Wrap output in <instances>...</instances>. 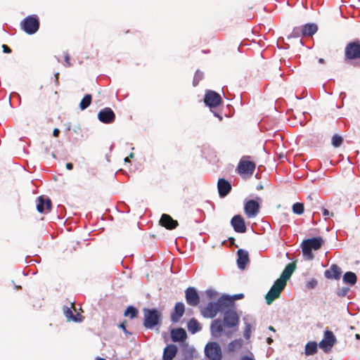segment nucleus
I'll return each instance as SVG.
<instances>
[{
	"label": "nucleus",
	"mask_w": 360,
	"mask_h": 360,
	"mask_svg": "<svg viewBox=\"0 0 360 360\" xmlns=\"http://www.w3.org/2000/svg\"><path fill=\"white\" fill-rule=\"evenodd\" d=\"M295 269L296 264L295 262L289 263L285 266L281 277L274 282L265 296L266 302L268 304H271L276 299H278L281 296V292L286 285L287 281L290 279Z\"/></svg>",
	"instance_id": "1"
},
{
	"label": "nucleus",
	"mask_w": 360,
	"mask_h": 360,
	"mask_svg": "<svg viewBox=\"0 0 360 360\" xmlns=\"http://www.w3.org/2000/svg\"><path fill=\"white\" fill-rule=\"evenodd\" d=\"M232 299L228 295L221 296L215 302H209L201 311L205 318H214L218 312L229 307L232 304Z\"/></svg>",
	"instance_id": "2"
},
{
	"label": "nucleus",
	"mask_w": 360,
	"mask_h": 360,
	"mask_svg": "<svg viewBox=\"0 0 360 360\" xmlns=\"http://www.w3.org/2000/svg\"><path fill=\"white\" fill-rule=\"evenodd\" d=\"M345 61L360 68V40L355 39L347 44L345 48Z\"/></svg>",
	"instance_id": "3"
},
{
	"label": "nucleus",
	"mask_w": 360,
	"mask_h": 360,
	"mask_svg": "<svg viewBox=\"0 0 360 360\" xmlns=\"http://www.w3.org/2000/svg\"><path fill=\"white\" fill-rule=\"evenodd\" d=\"M323 240L320 237L304 240L302 243V250L304 258L307 260H312L314 259L312 250H317L320 249Z\"/></svg>",
	"instance_id": "4"
},
{
	"label": "nucleus",
	"mask_w": 360,
	"mask_h": 360,
	"mask_svg": "<svg viewBox=\"0 0 360 360\" xmlns=\"http://www.w3.org/2000/svg\"><path fill=\"white\" fill-rule=\"evenodd\" d=\"M39 18L34 14L27 15L20 22L21 30L29 35L35 34L39 30Z\"/></svg>",
	"instance_id": "5"
},
{
	"label": "nucleus",
	"mask_w": 360,
	"mask_h": 360,
	"mask_svg": "<svg viewBox=\"0 0 360 360\" xmlns=\"http://www.w3.org/2000/svg\"><path fill=\"white\" fill-rule=\"evenodd\" d=\"M336 343L337 338L333 332L327 329L323 333V338L322 340L319 342V347L325 353H329Z\"/></svg>",
	"instance_id": "6"
},
{
	"label": "nucleus",
	"mask_w": 360,
	"mask_h": 360,
	"mask_svg": "<svg viewBox=\"0 0 360 360\" xmlns=\"http://www.w3.org/2000/svg\"><path fill=\"white\" fill-rule=\"evenodd\" d=\"M261 198L257 197L255 199L245 200L244 212L248 218H255L260 210Z\"/></svg>",
	"instance_id": "7"
},
{
	"label": "nucleus",
	"mask_w": 360,
	"mask_h": 360,
	"mask_svg": "<svg viewBox=\"0 0 360 360\" xmlns=\"http://www.w3.org/2000/svg\"><path fill=\"white\" fill-rule=\"evenodd\" d=\"M144 322L143 325L146 328H153L160 322V314L155 309H144Z\"/></svg>",
	"instance_id": "8"
},
{
	"label": "nucleus",
	"mask_w": 360,
	"mask_h": 360,
	"mask_svg": "<svg viewBox=\"0 0 360 360\" xmlns=\"http://www.w3.org/2000/svg\"><path fill=\"white\" fill-rule=\"evenodd\" d=\"M219 94L212 90H207L204 96V103L210 108H215L222 103Z\"/></svg>",
	"instance_id": "9"
},
{
	"label": "nucleus",
	"mask_w": 360,
	"mask_h": 360,
	"mask_svg": "<svg viewBox=\"0 0 360 360\" xmlns=\"http://www.w3.org/2000/svg\"><path fill=\"white\" fill-rule=\"evenodd\" d=\"M205 353L210 360H221V349L219 345L215 342H208L205 347Z\"/></svg>",
	"instance_id": "10"
},
{
	"label": "nucleus",
	"mask_w": 360,
	"mask_h": 360,
	"mask_svg": "<svg viewBox=\"0 0 360 360\" xmlns=\"http://www.w3.org/2000/svg\"><path fill=\"white\" fill-rule=\"evenodd\" d=\"M115 113L109 107L101 109L97 115L98 120L103 124H112L115 120Z\"/></svg>",
	"instance_id": "11"
},
{
	"label": "nucleus",
	"mask_w": 360,
	"mask_h": 360,
	"mask_svg": "<svg viewBox=\"0 0 360 360\" xmlns=\"http://www.w3.org/2000/svg\"><path fill=\"white\" fill-rule=\"evenodd\" d=\"M256 164L253 161L240 160L236 170L240 175L247 174L251 176L255 169Z\"/></svg>",
	"instance_id": "12"
},
{
	"label": "nucleus",
	"mask_w": 360,
	"mask_h": 360,
	"mask_svg": "<svg viewBox=\"0 0 360 360\" xmlns=\"http://www.w3.org/2000/svg\"><path fill=\"white\" fill-rule=\"evenodd\" d=\"M37 210L43 214L49 212L52 208L51 200L45 195H40L37 198Z\"/></svg>",
	"instance_id": "13"
},
{
	"label": "nucleus",
	"mask_w": 360,
	"mask_h": 360,
	"mask_svg": "<svg viewBox=\"0 0 360 360\" xmlns=\"http://www.w3.org/2000/svg\"><path fill=\"white\" fill-rule=\"evenodd\" d=\"M185 297L188 304L196 307L200 303V296L193 287H189L185 290Z\"/></svg>",
	"instance_id": "14"
},
{
	"label": "nucleus",
	"mask_w": 360,
	"mask_h": 360,
	"mask_svg": "<svg viewBox=\"0 0 360 360\" xmlns=\"http://www.w3.org/2000/svg\"><path fill=\"white\" fill-rule=\"evenodd\" d=\"M224 323L228 328L237 327L239 323V317L237 313L233 310L225 311L224 315Z\"/></svg>",
	"instance_id": "15"
},
{
	"label": "nucleus",
	"mask_w": 360,
	"mask_h": 360,
	"mask_svg": "<svg viewBox=\"0 0 360 360\" xmlns=\"http://www.w3.org/2000/svg\"><path fill=\"white\" fill-rule=\"evenodd\" d=\"M217 189L220 198H225L232 189L231 183L224 178H219L217 182Z\"/></svg>",
	"instance_id": "16"
},
{
	"label": "nucleus",
	"mask_w": 360,
	"mask_h": 360,
	"mask_svg": "<svg viewBox=\"0 0 360 360\" xmlns=\"http://www.w3.org/2000/svg\"><path fill=\"white\" fill-rule=\"evenodd\" d=\"M225 325L221 320L217 319L214 320L210 326L211 334L214 338H219L221 335Z\"/></svg>",
	"instance_id": "17"
},
{
	"label": "nucleus",
	"mask_w": 360,
	"mask_h": 360,
	"mask_svg": "<svg viewBox=\"0 0 360 360\" xmlns=\"http://www.w3.org/2000/svg\"><path fill=\"white\" fill-rule=\"evenodd\" d=\"M341 269L337 264H332L330 268L325 271L324 276L328 279L338 280L341 276Z\"/></svg>",
	"instance_id": "18"
},
{
	"label": "nucleus",
	"mask_w": 360,
	"mask_h": 360,
	"mask_svg": "<svg viewBox=\"0 0 360 360\" xmlns=\"http://www.w3.org/2000/svg\"><path fill=\"white\" fill-rule=\"evenodd\" d=\"M238 259L237 264L239 269H244L249 262V255L245 250L240 249L237 252Z\"/></svg>",
	"instance_id": "19"
},
{
	"label": "nucleus",
	"mask_w": 360,
	"mask_h": 360,
	"mask_svg": "<svg viewBox=\"0 0 360 360\" xmlns=\"http://www.w3.org/2000/svg\"><path fill=\"white\" fill-rule=\"evenodd\" d=\"M185 311V307L184 303L177 302L174 309V311L171 314V319L173 322H177L180 318L184 315Z\"/></svg>",
	"instance_id": "20"
},
{
	"label": "nucleus",
	"mask_w": 360,
	"mask_h": 360,
	"mask_svg": "<svg viewBox=\"0 0 360 360\" xmlns=\"http://www.w3.org/2000/svg\"><path fill=\"white\" fill-rule=\"evenodd\" d=\"M302 37L312 36L318 31V25L314 22H308L301 26Z\"/></svg>",
	"instance_id": "21"
},
{
	"label": "nucleus",
	"mask_w": 360,
	"mask_h": 360,
	"mask_svg": "<svg viewBox=\"0 0 360 360\" xmlns=\"http://www.w3.org/2000/svg\"><path fill=\"white\" fill-rule=\"evenodd\" d=\"M178 349L175 345H169L165 349L163 353V360H172L176 355Z\"/></svg>",
	"instance_id": "22"
},
{
	"label": "nucleus",
	"mask_w": 360,
	"mask_h": 360,
	"mask_svg": "<svg viewBox=\"0 0 360 360\" xmlns=\"http://www.w3.org/2000/svg\"><path fill=\"white\" fill-rule=\"evenodd\" d=\"M187 335L185 330L181 328L174 329L171 332V338L174 342L184 341Z\"/></svg>",
	"instance_id": "23"
},
{
	"label": "nucleus",
	"mask_w": 360,
	"mask_h": 360,
	"mask_svg": "<svg viewBox=\"0 0 360 360\" xmlns=\"http://www.w3.org/2000/svg\"><path fill=\"white\" fill-rule=\"evenodd\" d=\"M317 344L314 341L308 342L304 347V354L307 356L314 355L317 352Z\"/></svg>",
	"instance_id": "24"
},
{
	"label": "nucleus",
	"mask_w": 360,
	"mask_h": 360,
	"mask_svg": "<svg viewBox=\"0 0 360 360\" xmlns=\"http://www.w3.org/2000/svg\"><path fill=\"white\" fill-rule=\"evenodd\" d=\"M158 225H179V223L176 220L173 219L170 215L162 214Z\"/></svg>",
	"instance_id": "25"
},
{
	"label": "nucleus",
	"mask_w": 360,
	"mask_h": 360,
	"mask_svg": "<svg viewBox=\"0 0 360 360\" xmlns=\"http://www.w3.org/2000/svg\"><path fill=\"white\" fill-rule=\"evenodd\" d=\"M342 280L344 283L353 285L356 283L357 276L354 272L347 271L344 274Z\"/></svg>",
	"instance_id": "26"
},
{
	"label": "nucleus",
	"mask_w": 360,
	"mask_h": 360,
	"mask_svg": "<svg viewBox=\"0 0 360 360\" xmlns=\"http://www.w3.org/2000/svg\"><path fill=\"white\" fill-rule=\"evenodd\" d=\"M188 329L191 333H195L201 329V326L195 319H191L188 323Z\"/></svg>",
	"instance_id": "27"
},
{
	"label": "nucleus",
	"mask_w": 360,
	"mask_h": 360,
	"mask_svg": "<svg viewBox=\"0 0 360 360\" xmlns=\"http://www.w3.org/2000/svg\"><path fill=\"white\" fill-rule=\"evenodd\" d=\"M92 96L89 94H86L79 103V108L82 110L86 109L91 103Z\"/></svg>",
	"instance_id": "28"
},
{
	"label": "nucleus",
	"mask_w": 360,
	"mask_h": 360,
	"mask_svg": "<svg viewBox=\"0 0 360 360\" xmlns=\"http://www.w3.org/2000/svg\"><path fill=\"white\" fill-rule=\"evenodd\" d=\"M292 211L294 214L300 215L303 214L304 211V205L302 202H297L292 206Z\"/></svg>",
	"instance_id": "29"
},
{
	"label": "nucleus",
	"mask_w": 360,
	"mask_h": 360,
	"mask_svg": "<svg viewBox=\"0 0 360 360\" xmlns=\"http://www.w3.org/2000/svg\"><path fill=\"white\" fill-rule=\"evenodd\" d=\"M230 225H246L245 219L241 214L234 215L230 221Z\"/></svg>",
	"instance_id": "30"
},
{
	"label": "nucleus",
	"mask_w": 360,
	"mask_h": 360,
	"mask_svg": "<svg viewBox=\"0 0 360 360\" xmlns=\"http://www.w3.org/2000/svg\"><path fill=\"white\" fill-rule=\"evenodd\" d=\"M138 310L133 306H129L124 313V316H129L131 319H134L138 315Z\"/></svg>",
	"instance_id": "31"
},
{
	"label": "nucleus",
	"mask_w": 360,
	"mask_h": 360,
	"mask_svg": "<svg viewBox=\"0 0 360 360\" xmlns=\"http://www.w3.org/2000/svg\"><path fill=\"white\" fill-rule=\"evenodd\" d=\"M204 78V72L200 71V70H197L194 75L193 80V86H197L202 79Z\"/></svg>",
	"instance_id": "32"
},
{
	"label": "nucleus",
	"mask_w": 360,
	"mask_h": 360,
	"mask_svg": "<svg viewBox=\"0 0 360 360\" xmlns=\"http://www.w3.org/2000/svg\"><path fill=\"white\" fill-rule=\"evenodd\" d=\"M343 142V138L338 134H334L332 136L331 143L333 147L338 148L340 147Z\"/></svg>",
	"instance_id": "33"
},
{
	"label": "nucleus",
	"mask_w": 360,
	"mask_h": 360,
	"mask_svg": "<svg viewBox=\"0 0 360 360\" xmlns=\"http://www.w3.org/2000/svg\"><path fill=\"white\" fill-rule=\"evenodd\" d=\"M301 27H295L293 28L290 34L288 37V39L290 38H299L300 36H302V32Z\"/></svg>",
	"instance_id": "34"
},
{
	"label": "nucleus",
	"mask_w": 360,
	"mask_h": 360,
	"mask_svg": "<svg viewBox=\"0 0 360 360\" xmlns=\"http://www.w3.org/2000/svg\"><path fill=\"white\" fill-rule=\"evenodd\" d=\"M63 312L68 321H70L73 317V314L72 312L71 308L68 307H65L63 309Z\"/></svg>",
	"instance_id": "35"
},
{
	"label": "nucleus",
	"mask_w": 360,
	"mask_h": 360,
	"mask_svg": "<svg viewBox=\"0 0 360 360\" xmlns=\"http://www.w3.org/2000/svg\"><path fill=\"white\" fill-rule=\"evenodd\" d=\"M323 216L325 217L324 219L326 221L330 217H333V212H330L328 210L321 207Z\"/></svg>",
	"instance_id": "36"
},
{
	"label": "nucleus",
	"mask_w": 360,
	"mask_h": 360,
	"mask_svg": "<svg viewBox=\"0 0 360 360\" xmlns=\"http://www.w3.org/2000/svg\"><path fill=\"white\" fill-rule=\"evenodd\" d=\"M318 282L315 278H312L307 283V287L309 289H313L316 287Z\"/></svg>",
	"instance_id": "37"
},
{
	"label": "nucleus",
	"mask_w": 360,
	"mask_h": 360,
	"mask_svg": "<svg viewBox=\"0 0 360 360\" xmlns=\"http://www.w3.org/2000/svg\"><path fill=\"white\" fill-rule=\"evenodd\" d=\"M206 295L207 296L210 298V299H214L217 297V293L216 291L212 290V289H209V290H206Z\"/></svg>",
	"instance_id": "38"
},
{
	"label": "nucleus",
	"mask_w": 360,
	"mask_h": 360,
	"mask_svg": "<svg viewBox=\"0 0 360 360\" xmlns=\"http://www.w3.org/2000/svg\"><path fill=\"white\" fill-rule=\"evenodd\" d=\"M250 331H251V326H250V324L246 325L245 329V331H244V337L246 339H248L250 338Z\"/></svg>",
	"instance_id": "39"
},
{
	"label": "nucleus",
	"mask_w": 360,
	"mask_h": 360,
	"mask_svg": "<svg viewBox=\"0 0 360 360\" xmlns=\"http://www.w3.org/2000/svg\"><path fill=\"white\" fill-rule=\"evenodd\" d=\"M247 226H233L235 231L238 233H245L246 231Z\"/></svg>",
	"instance_id": "40"
},
{
	"label": "nucleus",
	"mask_w": 360,
	"mask_h": 360,
	"mask_svg": "<svg viewBox=\"0 0 360 360\" xmlns=\"http://www.w3.org/2000/svg\"><path fill=\"white\" fill-rule=\"evenodd\" d=\"M41 144L44 146L43 149H44V153L46 155L49 154V150H50L51 145L50 144H46L45 142H42Z\"/></svg>",
	"instance_id": "41"
},
{
	"label": "nucleus",
	"mask_w": 360,
	"mask_h": 360,
	"mask_svg": "<svg viewBox=\"0 0 360 360\" xmlns=\"http://www.w3.org/2000/svg\"><path fill=\"white\" fill-rule=\"evenodd\" d=\"M1 47H2V49H3V52L4 53H11L12 52L11 49L8 46H7L6 44H3L1 46Z\"/></svg>",
	"instance_id": "42"
},
{
	"label": "nucleus",
	"mask_w": 360,
	"mask_h": 360,
	"mask_svg": "<svg viewBox=\"0 0 360 360\" xmlns=\"http://www.w3.org/2000/svg\"><path fill=\"white\" fill-rule=\"evenodd\" d=\"M71 320H72L75 322L82 321V316L79 314H77L76 315H73V317L72 318Z\"/></svg>",
	"instance_id": "43"
},
{
	"label": "nucleus",
	"mask_w": 360,
	"mask_h": 360,
	"mask_svg": "<svg viewBox=\"0 0 360 360\" xmlns=\"http://www.w3.org/2000/svg\"><path fill=\"white\" fill-rule=\"evenodd\" d=\"M307 199L311 201L315 200L316 202H318L317 195L315 193H311V194L307 196Z\"/></svg>",
	"instance_id": "44"
},
{
	"label": "nucleus",
	"mask_w": 360,
	"mask_h": 360,
	"mask_svg": "<svg viewBox=\"0 0 360 360\" xmlns=\"http://www.w3.org/2000/svg\"><path fill=\"white\" fill-rule=\"evenodd\" d=\"M126 324H127L126 321H124L122 323L120 324V328H122L124 333H127V329H126Z\"/></svg>",
	"instance_id": "45"
},
{
	"label": "nucleus",
	"mask_w": 360,
	"mask_h": 360,
	"mask_svg": "<svg viewBox=\"0 0 360 360\" xmlns=\"http://www.w3.org/2000/svg\"><path fill=\"white\" fill-rule=\"evenodd\" d=\"M244 297V295L243 293L236 294L233 296V299L234 300H240Z\"/></svg>",
	"instance_id": "46"
},
{
	"label": "nucleus",
	"mask_w": 360,
	"mask_h": 360,
	"mask_svg": "<svg viewBox=\"0 0 360 360\" xmlns=\"http://www.w3.org/2000/svg\"><path fill=\"white\" fill-rule=\"evenodd\" d=\"M60 129H58V128H55L53 130V136L54 137H58L60 134Z\"/></svg>",
	"instance_id": "47"
},
{
	"label": "nucleus",
	"mask_w": 360,
	"mask_h": 360,
	"mask_svg": "<svg viewBox=\"0 0 360 360\" xmlns=\"http://www.w3.org/2000/svg\"><path fill=\"white\" fill-rule=\"evenodd\" d=\"M82 131V129L80 127L79 125L78 126H76L73 128V131L75 133V134H79Z\"/></svg>",
	"instance_id": "48"
},
{
	"label": "nucleus",
	"mask_w": 360,
	"mask_h": 360,
	"mask_svg": "<svg viewBox=\"0 0 360 360\" xmlns=\"http://www.w3.org/2000/svg\"><path fill=\"white\" fill-rule=\"evenodd\" d=\"M65 167L68 170H72L74 167V165L72 162H68L65 165Z\"/></svg>",
	"instance_id": "49"
},
{
	"label": "nucleus",
	"mask_w": 360,
	"mask_h": 360,
	"mask_svg": "<svg viewBox=\"0 0 360 360\" xmlns=\"http://www.w3.org/2000/svg\"><path fill=\"white\" fill-rule=\"evenodd\" d=\"M134 153H131L129 155L124 158L125 162H130V160L134 158Z\"/></svg>",
	"instance_id": "50"
},
{
	"label": "nucleus",
	"mask_w": 360,
	"mask_h": 360,
	"mask_svg": "<svg viewBox=\"0 0 360 360\" xmlns=\"http://www.w3.org/2000/svg\"><path fill=\"white\" fill-rule=\"evenodd\" d=\"M55 82L56 85L59 84L58 78H59V72H56L54 74Z\"/></svg>",
	"instance_id": "51"
},
{
	"label": "nucleus",
	"mask_w": 360,
	"mask_h": 360,
	"mask_svg": "<svg viewBox=\"0 0 360 360\" xmlns=\"http://www.w3.org/2000/svg\"><path fill=\"white\" fill-rule=\"evenodd\" d=\"M65 63L68 65H70V56L68 54H67L65 56Z\"/></svg>",
	"instance_id": "52"
},
{
	"label": "nucleus",
	"mask_w": 360,
	"mask_h": 360,
	"mask_svg": "<svg viewBox=\"0 0 360 360\" xmlns=\"http://www.w3.org/2000/svg\"><path fill=\"white\" fill-rule=\"evenodd\" d=\"M65 126H66L65 131H70L71 129V123L70 122H68V123L65 124Z\"/></svg>",
	"instance_id": "53"
},
{
	"label": "nucleus",
	"mask_w": 360,
	"mask_h": 360,
	"mask_svg": "<svg viewBox=\"0 0 360 360\" xmlns=\"http://www.w3.org/2000/svg\"><path fill=\"white\" fill-rule=\"evenodd\" d=\"M340 96V98L341 99H342V100H343V99L346 97V93H345V92H341V93L340 94V96Z\"/></svg>",
	"instance_id": "54"
},
{
	"label": "nucleus",
	"mask_w": 360,
	"mask_h": 360,
	"mask_svg": "<svg viewBox=\"0 0 360 360\" xmlns=\"http://www.w3.org/2000/svg\"><path fill=\"white\" fill-rule=\"evenodd\" d=\"M241 360H254V359L248 356H245L242 357Z\"/></svg>",
	"instance_id": "55"
},
{
	"label": "nucleus",
	"mask_w": 360,
	"mask_h": 360,
	"mask_svg": "<svg viewBox=\"0 0 360 360\" xmlns=\"http://www.w3.org/2000/svg\"><path fill=\"white\" fill-rule=\"evenodd\" d=\"M348 288H344V292L342 293H338L339 295H341V296H345L346 295V293L348 292Z\"/></svg>",
	"instance_id": "56"
},
{
	"label": "nucleus",
	"mask_w": 360,
	"mask_h": 360,
	"mask_svg": "<svg viewBox=\"0 0 360 360\" xmlns=\"http://www.w3.org/2000/svg\"><path fill=\"white\" fill-rule=\"evenodd\" d=\"M122 205H123L124 207H126V208H127V210H126L124 212H125L129 213V211H130V209H129V206H127V205H125L124 202L122 203Z\"/></svg>",
	"instance_id": "57"
},
{
	"label": "nucleus",
	"mask_w": 360,
	"mask_h": 360,
	"mask_svg": "<svg viewBox=\"0 0 360 360\" xmlns=\"http://www.w3.org/2000/svg\"><path fill=\"white\" fill-rule=\"evenodd\" d=\"M305 96H306V95H304V94H303L302 96H298L295 95V98H296L297 99H298V100H300V99H302V98H304Z\"/></svg>",
	"instance_id": "58"
},
{
	"label": "nucleus",
	"mask_w": 360,
	"mask_h": 360,
	"mask_svg": "<svg viewBox=\"0 0 360 360\" xmlns=\"http://www.w3.org/2000/svg\"><path fill=\"white\" fill-rule=\"evenodd\" d=\"M268 344H271L273 342V339L271 338H268L266 340Z\"/></svg>",
	"instance_id": "59"
},
{
	"label": "nucleus",
	"mask_w": 360,
	"mask_h": 360,
	"mask_svg": "<svg viewBox=\"0 0 360 360\" xmlns=\"http://www.w3.org/2000/svg\"><path fill=\"white\" fill-rule=\"evenodd\" d=\"M167 229L168 230H173L174 229H175L176 226H165Z\"/></svg>",
	"instance_id": "60"
},
{
	"label": "nucleus",
	"mask_w": 360,
	"mask_h": 360,
	"mask_svg": "<svg viewBox=\"0 0 360 360\" xmlns=\"http://www.w3.org/2000/svg\"><path fill=\"white\" fill-rule=\"evenodd\" d=\"M319 63H321V64H323L325 63V60L323 58H319Z\"/></svg>",
	"instance_id": "61"
},
{
	"label": "nucleus",
	"mask_w": 360,
	"mask_h": 360,
	"mask_svg": "<svg viewBox=\"0 0 360 360\" xmlns=\"http://www.w3.org/2000/svg\"><path fill=\"white\" fill-rule=\"evenodd\" d=\"M263 189V186L262 184H259L257 186V190H261Z\"/></svg>",
	"instance_id": "62"
},
{
	"label": "nucleus",
	"mask_w": 360,
	"mask_h": 360,
	"mask_svg": "<svg viewBox=\"0 0 360 360\" xmlns=\"http://www.w3.org/2000/svg\"><path fill=\"white\" fill-rule=\"evenodd\" d=\"M269 330H271V331H273V332H275V331H276L275 328H274L272 326H270L269 327Z\"/></svg>",
	"instance_id": "63"
},
{
	"label": "nucleus",
	"mask_w": 360,
	"mask_h": 360,
	"mask_svg": "<svg viewBox=\"0 0 360 360\" xmlns=\"http://www.w3.org/2000/svg\"><path fill=\"white\" fill-rule=\"evenodd\" d=\"M215 117H218L219 118L220 120H222V116L219 115V114L217 113H214V114Z\"/></svg>",
	"instance_id": "64"
}]
</instances>
